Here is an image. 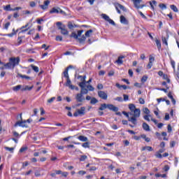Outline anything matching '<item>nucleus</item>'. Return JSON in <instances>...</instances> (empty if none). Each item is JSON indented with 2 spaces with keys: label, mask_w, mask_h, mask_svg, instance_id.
<instances>
[{
  "label": "nucleus",
  "mask_w": 179,
  "mask_h": 179,
  "mask_svg": "<svg viewBox=\"0 0 179 179\" xmlns=\"http://www.w3.org/2000/svg\"><path fill=\"white\" fill-rule=\"evenodd\" d=\"M155 62V57H151L149 59V62H151L152 64H153V62Z\"/></svg>",
  "instance_id": "774afa93"
},
{
  "label": "nucleus",
  "mask_w": 179,
  "mask_h": 179,
  "mask_svg": "<svg viewBox=\"0 0 179 179\" xmlns=\"http://www.w3.org/2000/svg\"><path fill=\"white\" fill-rule=\"evenodd\" d=\"M143 113H144V114H147V115L150 114V110L149 108H144L143 109Z\"/></svg>",
  "instance_id": "4c0bfd02"
},
{
  "label": "nucleus",
  "mask_w": 179,
  "mask_h": 179,
  "mask_svg": "<svg viewBox=\"0 0 179 179\" xmlns=\"http://www.w3.org/2000/svg\"><path fill=\"white\" fill-rule=\"evenodd\" d=\"M31 89H33V86L31 87H29L28 85H26L24 87H22V89H21L22 92H25L26 90H31Z\"/></svg>",
  "instance_id": "a878e982"
},
{
  "label": "nucleus",
  "mask_w": 179,
  "mask_h": 179,
  "mask_svg": "<svg viewBox=\"0 0 179 179\" xmlns=\"http://www.w3.org/2000/svg\"><path fill=\"white\" fill-rule=\"evenodd\" d=\"M78 174H80V176H85V174H86V171H78Z\"/></svg>",
  "instance_id": "69168bd1"
},
{
  "label": "nucleus",
  "mask_w": 179,
  "mask_h": 179,
  "mask_svg": "<svg viewBox=\"0 0 179 179\" xmlns=\"http://www.w3.org/2000/svg\"><path fill=\"white\" fill-rule=\"evenodd\" d=\"M143 129H144V131H150V127H149V124H148V123L143 122Z\"/></svg>",
  "instance_id": "412c9836"
},
{
  "label": "nucleus",
  "mask_w": 179,
  "mask_h": 179,
  "mask_svg": "<svg viewBox=\"0 0 179 179\" xmlns=\"http://www.w3.org/2000/svg\"><path fill=\"white\" fill-rule=\"evenodd\" d=\"M4 10L10 11L12 10V8H10V4H8L3 7Z\"/></svg>",
  "instance_id": "f704fd0d"
},
{
  "label": "nucleus",
  "mask_w": 179,
  "mask_h": 179,
  "mask_svg": "<svg viewBox=\"0 0 179 179\" xmlns=\"http://www.w3.org/2000/svg\"><path fill=\"white\" fill-rule=\"evenodd\" d=\"M56 25L57 26V29L61 30V34H63V36H68L69 32L66 29L65 25L62 24V22H58L56 23Z\"/></svg>",
  "instance_id": "20e7f679"
},
{
  "label": "nucleus",
  "mask_w": 179,
  "mask_h": 179,
  "mask_svg": "<svg viewBox=\"0 0 179 179\" xmlns=\"http://www.w3.org/2000/svg\"><path fill=\"white\" fill-rule=\"evenodd\" d=\"M168 132L170 134V132H171V131H173V129L171 128V124H168Z\"/></svg>",
  "instance_id": "6e6d98bb"
},
{
  "label": "nucleus",
  "mask_w": 179,
  "mask_h": 179,
  "mask_svg": "<svg viewBox=\"0 0 179 179\" xmlns=\"http://www.w3.org/2000/svg\"><path fill=\"white\" fill-rule=\"evenodd\" d=\"M83 29H82L78 31L77 34L76 32H72L70 37H73V38H75V40H78L79 43L82 44V43H85V41H86V36H85V35L82 36V33H83ZM80 36L81 38H79Z\"/></svg>",
  "instance_id": "f03ea898"
},
{
  "label": "nucleus",
  "mask_w": 179,
  "mask_h": 179,
  "mask_svg": "<svg viewBox=\"0 0 179 179\" xmlns=\"http://www.w3.org/2000/svg\"><path fill=\"white\" fill-rule=\"evenodd\" d=\"M123 97L124 101H128V100H129V96L125 94H123Z\"/></svg>",
  "instance_id": "49530a36"
},
{
  "label": "nucleus",
  "mask_w": 179,
  "mask_h": 179,
  "mask_svg": "<svg viewBox=\"0 0 179 179\" xmlns=\"http://www.w3.org/2000/svg\"><path fill=\"white\" fill-rule=\"evenodd\" d=\"M86 159H87V155H81L80 158V162H85V160H86Z\"/></svg>",
  "instance_id": "ea45409f"
},
{
  "label": "nucleus",
  "mask_w": 179,
  "mask_h": 179,
  "mask_svg": "<svg viewBox=\"0 0 179 179\" xmlns=\"http://www.w3.org/2000/svg\"><path fill=\"white\" fill-rule=\"evenodd\" d=\"M96 170H97V168H96V166L90 167V171H96Z\"/></svg>",
  "instance_id": "5fc2aeb1"
},
{
  "label": "nucleus",
  "mask_w": 179,
  "mask_h": 179,
  "mask_svg": "<svg viewBox=\"0 0 179 179\" xmlns=\"http://www.w3.org/2000/svg\"><path fill=\"white\" fill-rule=\"evenodd\" d=\"M63 73L64 78H66V79L69 78V75L68 74V69H66Z\"/></svg>",
  "instance_id": "c9c22d12"
},
{
  "label": "nucleus",
  "mask_w": 179,
  "mask_h": 179,
  "mask_svg": "<svg viewBox=\"0 0 179 179\" xmlns=\"http://www.w3.org/2000/svg\"><path fill=\"white\" fill-rule=\"evenodd\" d=\"M9 61L10 62L11 64L13 65V69H15V66H17V65H19V63L20 62V57H12L9 59Z\"/></svg>",
  "instance_id": "423d86ee"
},
{
  "label": "nucleus",
  "mask_w": 179,
  "mask_h": 179,
  "mask_svg": "<svg viewBox=\"0 0 179 179\" xmlns=\"http://www.w3.org/2000/svg\"><path fill=\"white\" fill-rule=\"evenodd\" d=\"M164 120L166 121H169L170 120V115H169V113H166Z\"/></svg>",
  "instance_id": "603ef678"
},
{
  "label": "nucleus",
  "mask_w": 179,
  "mask_h": 179,
  "mask_svg": "<svg viewBox=\"0 0 179 179\" xmlns=\"http://www.w3.org/2000/svg\"><path fill=\"white\" fill-rule=\"evenodd\" d=\"M92 33H93L92 29H90V30L87 31L85 34V37H90V34H92Z\"/></svg>",
  "instance_id": "473e14b6"
},
{
  "label": "nucleus",
  "mask_w": 179,
  "mask_h": 179,
  "mask_svg": "<svg viewBox=\"0 0 179 179\" xmlns=\"http://www.w3.org/2000/svg\"><path fill=\"white\" fill-rule=\"evenodd\" d=\"M98 96L100 97V99H102V100H107V97H108L107 93H106L104 91H99Z\"/></svg>",
  "instance_id": "9b49d317"
},
{
  "label": "nucleus",
  "mask_w": 179,
  "mask_h": 179,
  "mask_svg": "<svg viewBox=\"0 0 179 179\" xmlns=\"http://www.w3.org/2000/svg\"><path fill=\"white\" fill-rule=\"evenodd\" d=\"M101 16L104 19V20L108 22L110 24H112V26H115V22H114V20H111L108 15H107L106 14H101Z\"/></svg>",
  "instance_id": "6e6552de"
},
{
  "label": "nucleus",
  "mask_w": 179,
  "mask_h": 179,
  "mask_svg": "<svg viewBox=\"0 0 179 179\" xmlns=\"http://www.w3.org/2000/svg\"><path fill=\"white\" fill-rule=\"evenodd\" d=\"M75 78L79 80V83H78V86L86 85V76H80L76 73Z\"/></svg>",
  "instance_id": "39448f33"
},
{
  "label": "nucleus",
  "mask_w": 179,
  "mask_h": 179,
  "mask_svg": "<svg viewBox=\"0 0 179 179\" xmlns=\"http://www.w3.org/2000/svg\"><path fill=\"white\" fill-rule=\"evenodd\" d=\"M107 108V104L106 103H102L101 104V107L99 108L101 111H103V110H106Z\"/></svg>",
  "instance_id": "2f4dec72"
},
{
  "label": "nucleus",
  "mask_w": 179,
  "mask_h": 179,
  "mask_svg": "<svg viewBox=\"0 0 179 179\" xmlns=\"http://www.w3.org/2000/svg\"><path fill=\"white\" fill-rule=\"evenodd\" d=\"M62 36H56V41H62Z\"/></svg>",
  "instance_id": "4d7b16f0"
},
{
  "label": "nucleus",
  "mask_w": 179,
  "mask_h": 179,
  "mask_svg": "<svg viewBox=\"0 0 179 179\" xmlns=\"http://www.w3.org/2000/svg\"><path fill=\"white\" fill-rule=\"evenodd\" d=\"M116 6L117 8H119V9H121L122 10H123V12H127V8L124 6H122V5L120 4V3H117L116 5Z\"/></svg>",
  "instance_id": "393cba45"
},
{
  "label": "nucleus",
  "mask_w": 179,
  "mask_h": 179,
  "mask_svg": "<svg viewBox=\"0 0 179 179\" xmlns=\"http://www.w3.org/2000/svg\"><path fill=\"white\" fill-rule=\"evenodd\" d=\"M155 177H157V178L162 177V178H166V177H167V174H166V173H164V174L156 173Z\"/></svg>",
  "instance_id": "7c9ffc66"
},
{
  "label": "nucleus",
  "mask_w": 179,
  "mask_h": 179,
  "mask_svg": "<svg viewBox=\"0 0 179 179\" xmlns=\"http://www.w3.org/2000/svg\"><path fill=\"white\" fill-rule=\"evenodd\" d=\"M29 6H31V8H34L36 6V2L30 1L29 2Z\"/></svg>",
  "instance_id": "09e8293b"
},
{
  "label": "nucleus",
  "mask_w": 179,
  "mask_h": 179,
  "mask_svg": "<svg viewBox=\"0 0 179 179\" xmlns=\"http://www.w3.org/2000/svg\"><path fill=\"white\" fill-rule=\"evenodd\" d=\"M163 170L164 171H169V170H170V166L169 165H165Z\"/></svg>",
  "instance_id": "8fccbe9b"
},
{
  "label": "nucleus",
  "mask_w": 179,
  "mask_h": 179,
  "mask_svg": "<svg viewBox=\"0 0 179 179\" xmlns=\"http://www.w3.org/2000/svg\"><path fill=\"white\" fill-rule=\"evenodd\" d=\"M9 26H10V22L6 23L5 25H4V29L6 30H8V29H9Z\"/></svg>",
  "instance_id": "de8ad7c7"
},
{
  "label": "nucleus",
  "mask_w": 179,
  "mask_h": 179,
  "mask_svg": "<svg viewBox=\"0 0 179 179\" xmlns=\"http://www.w3.org/2000/svg\"><path fill=\"white\" fill-rule=\"evenodd\" d=\"M48 5H50V0L45 1L44 5H40L39 6L41 9L45 10V9H48Z\"/></svg>",
  "instance_id": "2eb2a0df"
},
{
  "label": "nucleus",
  "mask_w": 179,
  "mask_h": 179,
  "mask_svg": "<svg viewBox=\"0 0 179 179\" xmlns=\"http://www.w3.org/2000/svg\"><path fill=\"white\" fill-rule=\"evenodd\" d=\"M120 23H122V24H129V22L128 21V20H127V18L124 17V15H121Z\"/></svg>",
  "instance_id": "a211bd4d"
},
{
  "label": "nucleus",
  "mask_w": 179,
  "mask_h": 179,
  "mask_svg": "<svg viewBox=\"0 0 179 179\" xmlns=\"http://www.w3.org/2000/svg\"><path fill=\"white\" fill-rule=\"evenodd\" d=\"M82 146H83V148H90V143H89V141H85V143H83L82 144Z\"/></svg>",
  "instance_id": "cd10ccee"
},
{
  "label": "nucleus",
  "mask_w": 179,
  "mask_h": 179,
  "mask_svg": "<svg viewBox=\"0 0 179 179\" xmlns=\"http://www.w3.org/2000/svg\"><path fill=\"white\" fill-rule=\"evenodd\" d=\"M18 117H20V120L17 121L16 123L14 124V127H22V128H28L29 126L27 125V121L23 120V118L22 117V113H20Z\"/></svg>",
  "instance_id": "7ed1b4c3"
},
{
  "label": "nucleus",
  "mask_w": 179,
  "mask_h": 179,
  "mask_svg": "<svg viewBox=\"0 0 179 179\" xmlns=\"http://www.w3.org/2000/svg\"><path fill=\"white\" fill-rule=\"evenodd\" d=\"M86 108L81 107L80 109H78L76 112L73 113V117H82V115H85L86 114Z\"/></svg>",
  "instance_id": "0eeeda50"
},
{
  "label": "nucleus",
  "mask_w": 179,
  "mask_h": 179,
  "mask_svg": "<svg viewBox=\"0 0 179 179\" xmlns=\"http://www.w3.org/2000/svg\"><path fill=\"white\" fill-rule=\"evenodd\" d=\"M138 101H139L140 104H144L145 103V99H143V98H140L138 99Z\"/></svg>",
  "instance_id": "13d9d810"
},
{
  "label": "nucleus",
  "mask_w": 179,
  "mask_h": 179,
  "mask_svg": "<svg viewBox=\"0 0 179 179\" xmlns=\"http://www.w3.org/2000/svg\"><path fill=\"white\" fill-rule=\"evenodd\" d=\"M115 100H116V101H123L122 97L121 96H117L115 99Z\"/></svg>",
  "instance_id": "864d4df0"
},
{
  "label": "nucleus",
  "mask_w": 179,
  "mask_h": 179,
  "mask_svg": "<svg viewBox=\"0 0 179 179\" xmlns=\"http://www.w3.org/2000/svg\"><path fill=\"white\" fill-rule=\"evenodd\" d=\"M68 27H69V29H70V30H72V29H73V27H74L73 24H72L71 22H68Z\"/></svg>",
  "instance_id": "37998d69"
},
{
  "label": "nucleus",
  "mask_w": 179,
  "mask_h": 179,
  "mask_svg": "<svg viewBox=\"0 0 179 179\" xmlns=\"http://www.w3.org/2000/svg\"><path fill=\"white\" fill-rule=\"evenodd\" d=\"M54 100H55V97H52L51 99L48 100V103H52V101H54Z\"/></svg>",
  "instance_id": "338daca9"
},
{
  "label": "nucleus",
  "mask_w": 179,
  "mask_h": 179,
  "mask_svg": "<svg viewBox=\"0 0 179 179\" xmlns=\"http://www.w3.org/2000/svg\"><path fill=\"white\" fill-rule=\"evenodd\" d=\"M59 10H60V8L59 7H57V8L53 7L50 10V14H52V13H59Z\"/></svg>",
  "instance_id": "6ab92c4d"
},
{
  "label": "nucleus",
  "mask_w": 179,
  "mask_h": 179,
  "mask_svg": "<svg viewBox=\"0 0 179 179\" xmlns=\"http://www.w3.org/2000/svg\"><path fill=\"white\" fill-rule=\"evenodd\" d=\"M66 86H67V87H69V89H71V90H75V85H72V83L71 82V79H69V78H66Z\"/></svg>",
  "instance_id": "ddd939ff"
},
{
  "label": "nucleus",
  "mask_w": 179,
  "mask_h": 179,
  "mask_svg": "<svg viewBox=\"0 0 179 179\" xmlns=\"http://www.w3.org/2000/svg\"><path fill=\"white\" fill-rule=\"evenodd\" d=\"M80 87V94L83 96V94H87L89 93V90L86 88V85L79 86Z\"/></svg>",
  "instance_id": "f8f14e48"
},
{
  "label": "nucleus",
  "mask_w": 179,
  "mask_h": 179,
  "mask_svg": "<svg viewBox=\"0 0 179 179\" xmlns=\"http://www.w3.org/2000/svg\"><path fill=\"white\" fill-rule=\"evenodd\" d=\"M20 89H22L21 85H17V86H15L13 87V90L14 92H19V90H20Z\"/></svg>",
  "instance_id": "b1692460"
},
{
  "label": "nucleus",
  "mask_w": 179,
  "mask_h": 179,
  "mask_svg": "<svg viewBox=\"0 0 179 179\" xmlns=\"http://www.w3.org/2000/svg\"><path fill=\"white\" fill-rule=\"evenodd\" d=\"M139 15L143 17V19H148L147 17H145L142 11H138Z\"/></svg>",
  "instance_id": "0e129e2a"
},
{
  "label": "nucleus",
  "mask_w": 179,
  "mask_h": 179,
  "mask_svg": "<svg viewBox=\"0 0 179 179\" xmlns=\"http://www.w3.org/2000/svg\"><path fill=\"white\" fill-rule=\"evenodd\" d=\"M159 6L161 9H167V6L164 3H159Z\"/></svg>",
  "instance_id": "c03bdc74"
},
{
  "label": "nucleus",
  "mask_w": 179,
  "mask_h": 179,
  "mask_svg": "<svg viewBox=\"0 0 179 179\" xmlns=\"http://www.w3.org/2000/svg\"><path fill=\"white\" fill-rule=\"evenodd\" d=\"M170 8L172 10H173V12H176V13L178 12V8L176 5H171Z\"/></svg>",
  "instance_id": "c85d7f7f"
},
{
  "label": "nucleus",
  "mask_w": 179,
  "mask_h": 179,
  "mask_svg": "<svg viewBox=\"0 0 179 179\" xmlns=\"http://www.w3.org/2000/svg\"><path fill=\"white\" fill-rule=\"evenodd\" d=\"M123 143L125 145V146H129V141L128 140L124 141Z\"/></svg>",
  "instance_id": "e2e57ef3"
},
{
  "label": "nucleus",
  "mask_w": 179,
  "mask_h": 179,
  "mask_svg": "<svg viewBox=\"0 0 179 179\" xmlns=\"http://www.w3.org/2000/svg\"><path fill=\"white\" fill-rule=\"evenodd\" d=\"M27 146H25V147H22L20 149V153H23V152H26V150H27Z\"/></svg>",
  "instance_id": "a19ab883"
},
{
  "label": "nucleus",
  "mask_w": 179,
  "mask_h": 179,
  "mask_svg": "<svg viewBox=\"0 0 179 179\" xmlns=\"http://www.w3.org/2000/svg\"><path fill=\"white\" fill-rule=\"evenodd\" d=\"M134 86H135L136 87H138V88H140V89H141V87H142V85H141V84H139V83H134Z\"/></svg>",
  "instance_id": "052dcab7"
},
{
  "label": "nucleus",
  "mask_w": 179,
  "mask_h": 179,
  "mask_svg": "<svg viewBox=\"0 0 179 179\" xmlns=\"http://www.w3.org/2000/svg\"><path fill=\"white\" fill-rule=\"evenodd\" d=\"M134 4L135 8L137 9H142L145 5H141V2H142V0H132Z\"/></svg>",
  "instance_id": "9d476101"
},
{
  "label": "nucleus",
  "mask_w": 179,
  "mask_h": 179,
  "mask_svg": "<svg viewBox=\"0 0 179 179\" xmlns=\"http://www.w3.org/2000/svg\"><path fill=\"white\" fill-rule=\"evenodd\" d=\"M142 150H148V152H153V148L150 146H145L142 148Z\"/></svg>",
  "instance_id": "4be33fe9"
},
{
  "label": "nucleus",
  "mask_w": 179,
  "mask_h": 179,
  "mask_svg": "<svg viewBox=\"0 0 179 179\" xmlns=\"http://www.w3.org/2000/svg\"><path fill=\"white\" fill-rule=\"evenodd\" d=\"M107 108H108V110H110L111 111H114L115 113H117V111H118V107H116L113 104H107Z\"/></svg>",
  "instance_id": "4468645a"
},
{
  "label": "nucleus",
  "mask_w": 179,
  "mask_h": 179,
  "mask_svg": "<svg viewBox=\"0 0 179 179\" xmlns=\"http://www.w3.org/2000/svg\"><path fill=\"white\" fill-rule=\"evenodd\" d=\"M76 100L77 101V103H83V101H85V96H83V94L78 93L76 95Z\"/></svg>",
  "instance_id": "1a4fd4ad"
},
{
  "label": "nucleus",
  "mask_w": 179,
  "mask_h": 179,
  "mask_svg": "<svg viewBox=\"0 0 179 179\" xmlns=\"http://www.w3.org/2000/svg\"><path fill=\"white\" fill-rule=\"evenodd\" d=\"M31 68H32L33 71H34V72H36V73H38V67L34 66V64H31Z\"/></svg>",
  "instance_id": "72a5a7b5"
},
{
  "label": "nucleus",
  "mask_w": 179,
  "mask_h": 179,
  "mask_svg": "<svg viewBox=\"0 0 179 179\" xmlns=\"http://www.w3.org/2000/svg\"><path fill=\"white\" fill-rule=\"evenodd\" d=\"M87 89L90 92H93L94 90V87H93V86L92 85H87Z\"/></svg>",
  "instance_id": "e433bc0d"
},
{
  "label": "nucleus",
  "mask_w": 179,
  "mask_h": 179,
  "mask_svg": "<svg viewBox=\"0 0 179 179\" xmlns=\"http://www.w3.org/2000/svg\"><path fill=\"white\" fill-rule=\"evenodd\" d=\"M3 65H4L5 69H13V66L10 61H9L8 63H4Z\"/></svg>",
  "instance_id": "f3484780"
},
{
  "label": "nucleus",
  "mask_w": 179,
  "mask_h": 179,
  "mask_svg": "<svg viewBox=\"0 0 179 179\" xmlns=\"http://www.w3.org/2000/svg\"><path fill=\"white\" fill-rule=\"evenodd\" d=\"M155 43H156L158 50H160V48H162V43L160 42V41L159 39L156 38Z\"/></svg>",
  "instance_id": "5701e85b"
},
{
  "label": "nucleus",
  "mask_w": 179,
  "mask_h": 179,
  "mask_svg": "<svg viewBox=\"0 0 179 179\" xmlns=\"http://www.w3.org/2000/svg\"><path fill=\"white\" fill-rule=\"evenodd\" d=\"M124 58H125V56L124 55L119 56L117 59L115 61L116 64L117 65H122V64L124 63L122 59H124Z\"/></svg>",
  "instance_id": "dca6fc26"
},
{
  "label": "nucleus",
  "mask_w": 179,
  "mask_h": 179,
  "mask_svg": "<svg viewBox=\"0 0 179 179\" xmlns=\"http://www.w3.org/2000/svg\"><path fill=\"white\" fill-rule=\"evenodd\" d=\"M103 84H98V85H97V89L99 90H103Z\"/></svg>",
  "instance_id": "bf43d9fd"
},
{
  "label": "nucleus",
  "mask_w": 179,
  "mask_h": 179,
  "mask_svg": "<svg viewBox=\"0 0 179 179\" xmlns=\"http://www.w3.org/2000/svg\"><path fill=\"white\" fill-rule=\"evenodd\" d=\"M96 103H99V100L95 97H92L90 101V104H96Z\"/></svg>",
  "instance_id": "bb28decb"
},
{
  "label": "nucleus",
  "mask_w": 179,
  "mask_h": 179,
  "mask_svg": "<svg viewBox=\"0 0 179 179\" xmlns=\"http://www.w3.org/2000/svg\"><path fill=\"white\" fill-rule=\"evenodd\" d=\"M171 66L174 70H176V62L174 60L171 61Z\"/></svg>",
  "instance_id": "3c124183"
},
{
  "label": "nucleus",
  "mask_w": 179,
  "mask_h": 179,
  "mask_svg": "<svg viewBox=\"0 0 179 179\" xmlns=\"http://www.w3.org/2000/svg\"><path fill=\"white\" fill-rule=\"evenodd\" d=\"M129 75L131 77L134 76V71H132V69H129Z\"/></svg>",
  "instance_id": "680f3d73"
},
{
  "label": "nucleus",
  "mask_w": 179,
  "mask_h": 179,
  "mask_svg": "<svg viewBox=\"0 0 179 179\" xmlns=\"http://www.w3.org/2000/svg\"><path fill=\"white\" fill-rule=\"evenodd\" d=\"M162 43L164 44H166V45H169V43H167V38H166V37L162 36Z\"/></svg>",
  "instance_id": "79ce46f5"
},
{
  "label": "nucleus",
  "mask_w": 179,
  "mask_h": 179,
  "mask_svg": "<svg viewBox=\"0 0 179 179\" xmlns=\"http://www.w3.org/2000/svg\"><path fill=\"white\" fill-rule=\"evenodd\" d=\"M17 76H19L20 78H22V79H31L30 76H27L26 75H22L20 73H18Z\"/></svg>",
  "instance_id": "c756f323"
},
{
  "label": "nucleus",
  "mask_w": 179,
  "mask_h": 179,
  "mask_svg": "<svg viewBox=\"0 0 179 179\" xmlns=\"http://www.w3.org/2000/svg\"><path fill=\"white\" fill-rule=\"evenodd\" d=\"M78 139L79 141H80L81 142H88L89 141V138H87V137H86L85 136H79L78 137Z\"/></svg>",
  "instance_id": "aec40b11"
},
{
  "label": "nucleus",
  "mask_w": 179,
  "mask_h": 179,
  "mask_svg": "<svg viewBox=\"0 0 179 179\" xmlns=\"http://www.w3.org/2000/svg\"><path fill=\"white\" fill-rule=\"evenodd\" d=\"M4 149H6V150H8V152H10L11 153H13V150H15L14 148L9 147H5Z\"/></svg>",
  "instance_id": "58836bf2"
},
{
  "label": "nucleus",
  "mask_w": 179,
  "mask_h": 179,
  "mask_svg": "<svg viewBox=\"0 0 179 179\" xmlns=\"http://www.w3.org/2000/svg\"><path fill=\"white\" fill-rule=\"evenodd\" d=\"M148 80V76H143L141 78V82L142 83H145Z\"/></svg>",
  "instance_id": "a18cd8bd"
},
{
  "label": "nucleus",
  "mask_w": 179,
  "mask_h": 179,
  "mask_svg": "<svg viewBox=\"0 0 179 179\" xmlns=\"http://www.w3.org/2000/svg\"><path fill=\"white\" fill-rule=\"evenodd\" d=\"M129 109L130 112L127 113L125 111L122 112V114L128 118V121L131 122L134 125L138 124V118L141 117V109L136 108L135 104L130 103L129 104Z\"/></svg>",
  "instance_id": "f257e3e1"
}]
</instances>
